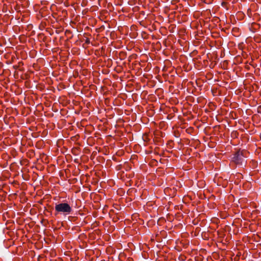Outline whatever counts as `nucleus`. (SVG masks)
Instances as JSON below:
<instances>
[{
	"instance_id": "1",
	"label": "nucleus",
	"mask_w": 261,
	"mask_h": 261,
	"mask_svg": "<svg viewBox=\"0 0 261 261\" xmlns=\"http://www.w3.org/2000/svg\"><path fill=\"white\" fill-rule=\"evenodd\" d=\"M72 212V207L69 204L66 202L56 203L55 206V215H63L67 216L70 214Z\"/></svg>"
},
{
	"instance_id": "2",
	"label": "nucleus",
	"mask_w": 261,
	"mask_h": 261,
	"mask_svg": "<svg viewBox=\"0 0 261 261\" xmlns=\"http://www.w3.org/2000/svg\"><path fill=\"white\" fill-rule=\"evenodd\" d=\"M233 161L237 165H242L245 162L243 152H237L233 158Z\"/></svg>"
},
{
	"instance_id": "3",
	"label": "nucleus",
	"mask_w": 261,
	"mask_h": 261,
	"mask_svg": "<svg viewBox=\"0 0 261 261\" xmlns=\"http://www.w3.org/2000/svg\"><path fill=\"white\" fill-rule=\"evenodd\" d=\"M257 112L261 114V105L258 107Z\"/></svg>"
}]
</instances>
